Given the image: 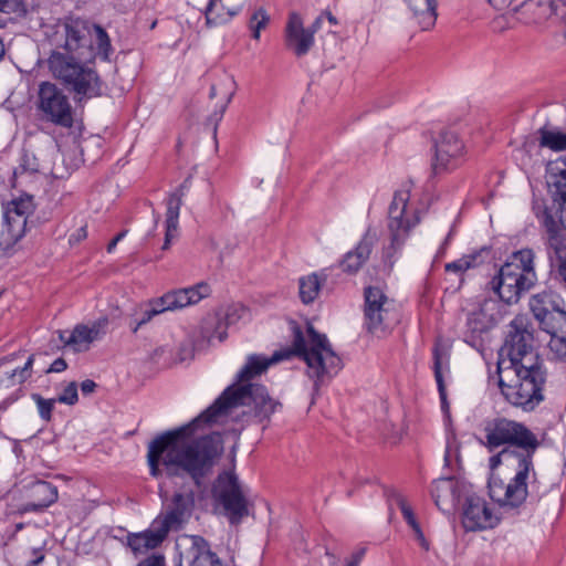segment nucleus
<instances>
[{"instance_id": "f3484780", "label": "nucleus", "mask_w": 566, "mask_h": 566, "mask_svg": "<svg viewBox=\"0 0 566 566\" xmlns=\"http://www.w3.org/2000/svg\"><path fill=\"white\" fill-rule=\"evenodd\" d=\"M249 316L247 306L240 303L227 305L224 308L219 310L214 314L208 315L201 325V333L208 342L217 338L223 342L228 334L227 328L237 324L241 319Z\"/></svg>"}, {"instance_id": "bf43d9fd", "label": "nucleus", "mask_w": 566, "mask_h": 566, "mask_svg": "<svg viewBox=\"0 0 566 566\" xmlns=\"http://www.w3.org/2000/svg\"><path fill=\"white\" fill-rule=\"evenodd\" d=\"M323 14H324V19H327V21L333 24V25H336L338 24V21L336 19L335 15H333V13L331 11H323Z\"/></svg>"}, {"instance_id": "72a5a7b5", "label": "nucleus", "mask_w": 566, "mask_h": 566, "mask_svg": "<svg viewBox=\"0 0 566 566\" xmlns=\"http://www.w3.org/2000/svg\"><path fill=\"white\" fill-rule=\"evenodd\" d=\"M566 178V154L558 156L547 164L548 189L555 187L560 189L562 181Z\"/></svg>"}, {"instance_id": "9b49d317", "label": "nucleus", "mask_w": 566, "mask_h": 566, "mask_svg": "<svg viewBox=\"0 0 566 566\" xmlns=\"http://www.w3.org/2000/svg\"><path fill=\"white\" fill-rule=\"evenodd\" d=\"M31 196L11 200L4 210V227L0 233V249L9 254L25 233L27 220L32 212Z\"/></svg>"}, {"instance_id": "5701e85b", "label": "nucleus", "mask_w": 566, "mask_h": 566, "mask_svg": "<svg viewBox=\"0 0 566 566\" xmlns=\"http://www.w3.org/2000/svg\"><path fill=\"white\" fill-rule=\"evenodd\" d=\"M210 293L207 283L200 282L193 286L167 292L159 298V305H163L165 312L180 310L186 306L197 304Z\"/></svg>"}, {"instance_id": "8fccbe9b", "label": "nucleus", "mask_w": 566, "mask_h": 566, "mask_svg": "<svg viewBox=\"0 0 566 566\" xmlns=\"http://www.w3.org/2000/svg\"><path fill=\"white\" fill-rule=\"evenodd\" d=\"M67 368V364L64 358H56L49 367L46 373H62Z\"/></svg>"}, {"instance_id": "7c9ffc66", "label": "nucleus", "mask_w": 566, "mask_h": 566, "mask_svg": "<svg viewBox=\"0 0 566 566\" xmlns=\"http://www.w3.org/2000/svg\"><path fill=\"white\" fill-rule=\"evenodd\" d=\"M465 327L464 342L475 346L480 342L481 335L489 328L482 310L471 312L468 315Z\"/></svg>"}, {"instance_id": "412c9836", "label": "nucleus", "mask_w": 566, "mask_h": 566, "mask_svg": "<svg viewBox=\"0 0 566 566\" xmlns=\"http://www.w3.org/2000/svg\"><path fill=\"white\" fill-rule=\"evenodd\" d=\"M108 325V318L102 317L95 321L91 326L78 324L66 336V332H60L59 336L61 342L66 346H71L75 352H83L90 348V345L99 339L105 334V328Z\"/></svg>"}, {"instance_id": "6e6d98bb", "label": "nucleus", "mask_w": 566, "mask_h": 566, "mask_svg": "<svg viewBox=\"0 0 566 566\" xmlns=\"http://www.w3.org/2000/svg\"><path fill=\"white\" fill-rule=\"evenodd\" d=\"M534 212H535V216L536 218L539 220V222L543 224V212H547L553 219V214L551 213V211L546 208V207H541L539 205H536L534 206Z\"/></svg>"}, {"instance_id": "2f4dec72", "label": "nucleus", "mask_w": 566, "mask_h": 566, "mask_svg": "<svg viewBox=\"0 0 566 566\" xmlns=\"http://www.w3.org/2000/svg\"><path fill=\"white\" fill-rule=\"evenodd\" d=\"M195 546L191 549L190 566H222L214 553L207 548V543L201 537H195Z\"/></svg>"}, {"instance_id": "e433bc0d", "label": "nucleus", "mask_w": 566, "mask_h": 566, "mask_svg": "<svg viewBox=\"0 0 566 566\" xmlns=\"http://www.w3.org/2000/svg\"><path fill=\"white\" fill-rule=\"evenodd\" d=\"M271 21V18L264 8L255 9L249 19V29L254 40H260V33Z\"/></svg>"}, {"instance_id": "6ab92c4d", "label": "nucleus", "mask_w": 566, "mask_h": 566, "mask_svg": "<svg viewBox=\"0 0 566 566\" xmlns=\"http://www.w3.org/2000/svg\"><path fill=\"white\" fill-rule=\"evenodd\" d=\"M434 149L432 171L434 175H440L451 171L460 165L464 145L455 133L443 132L436 142Z\"/></svg>"}, {"instance_id": "dca6fc26", "label": "nucleus", "mask_w": 566, "mask_h": 566, "mask_svg": "<svg viewBox=\"0 0 566 566\" xmlns=\"http://www.w3.org/2000/svg\"><path fill=\"white\" fill-rule=\"evenodd\" d=\"M195 507V493L176 492L164 502L161 513L155 518L156 525L168 534L170 531H180L188 523Z\"/></svg>"}, {"instance_id": "3c124183", "label": "nucleus", "mask_w": 566, "mask_h": 566, "mask_svg": "<svg viewBox=\"0 0 566 566\" xmlns=\"http://www.w3.org/2000/svg\"><path fill=\"white\" fill-rule=\"evenodd\" d=\"M324 21L323 12L313 21V23L306 29L311 32V34L315 38V33L321 29L322 23Z\"/></svg>"}, {"instance_id": "393cba45", "label": "nucleus", "mask_w": 566, "mask_h": 566, "mask_svg": "<svg viewBox=\"0 0 566 566\" xmlns=\"http://www.w3.org/2000/svg\"><path fill=\"white\" fill-rule=\"evenodd\" d=\"M30 501L25 504V510L30 512H42L56 502L57 488L50 482L38 480L30 486Z\"/></svg>"}, {"instance_id": "79ce46f5", "label": "nucleus", "mask_w": 566, "mask_h": 566, "mask_svg": "<svg viewBox=\"0 0 566 566\" xmlns=\"http://www.w3.org/2000/svg\"><path fill=\"white\" fill-rule=\"evenodd\" d=\"M57 402L73 406L78 400L77 385L75 381L70 382L63 390V394L56 398Z\"/></svg>"}, {"instance_id": "864d4df0", "label": "nucleus", "mask_w": 566, "mask_h": 566, "mask_svg": "<svg viewBox=\"0 0 566 566\" xmlns=\"http://www.w3.org/2000/svg\"><path fill=\"white\" fill-rule=\"evenodd\" d=\"M96 388V384L95 381L91 380V379H86L84 381H82L81 384V390L84 395H88V394H92Z\"/></svg>"}, {"instance_id": "20e7f679", "label": "nucleus", "mask_w": 566, "mask_h": 566, "mask_svg": "<svg viewBox=\"0 0 566 566\" xmlns=\"http://www.w3.org/2000/svg\"><path fill=\"white\" fill-rule=\"evenodd\" d=\"M293 340L291 348L280 349L271 357L250 355L245 365L237 374L233 384H252L255 377L261 376L266 369L276 363L289 360L294 356L302 358L307 365V375L314 379L315 389L318 385L335 376L343 367L342 359L333 350L325 334L318 333L313 325H307L310 345H307L304 333L297 323L291 324Z\"/></svg>"}, {"instance_id": "338daca9", "label": "nucleus", "mask_w": 566, "mask_h": 566, "mask_svg": "<svg viewBox=\"0 0 566 566\" xmlns=\"http://www.w3.org/2000/svg\"><path fill=\"white\" fill-rule=\"evenodd\" d=\"M235 14H238V10L235 11H229V19H231L232 17H234Z\"/></svg>"}, {"instance_id": "49530a36", "label": "nucleus", "mask_w": 566, "mask_h": 566, "mask_svg": "<svg viewBox=\"0 0 566 566\" xmlns=\"http://www.w3.org/2000/svg\"><path fill=\"white\" fill-rule=\"evenodd\" d=\"M137 566H165V557L163 555H151L139 562Z\"/></svg>"}, {"instance_id": "4c0bfd02", "label": "nucleus", "mask_w": 566, "mask_h": 566, "mask_svg": "<svg viewBox=\"0 0 566 566\" xmlns=\"http://www.w3.org/2000/svg\"><path fill=\"white\" fill-rule=\"evenodd\" d=\"M31 398L36 403L41 419L50 421L52 419V411L54 409L56 398L45 399L40 394H32Z\"/></svg>"}, {"instance_id": "f03ea898", "label": "nucleus", "mask_w": 566, "mask_h": 566, "mask_svg": "<svg viewBox=\"0 0 566 566\" xmlns=\"http://www.w3.org/2000/svg\"><path fill=\"white\" fill-rule=\"evenodd\" d=\"M51 42L54 50L48 66L53 77L80 98L101 96L103 83L86 63L94 60L96 51L108 60L112 45L106 31L86 19L67 17L56 24Z\"/></svg>"}, {"instance_id": "a878e982", "label": "nucleus", "mask_w": 566, "mask_h": 566, "mask_svg": "<svg viewBox=\"0 0 566 566\" xmlns=\"http://www.w3.org/2000/svg\"><path fill=\"white\" fill-rule=\"evenodd\" d=\"M335 272V268L331 266L321 271L319 274L312 273L303 276L298 281L300 297L304 304H311L318 296L321 286L327 282L329 276Z\"/></svg>"}, {"instance_id": "1a4fd4ad", "label": "nucleus", "mask_w": 566, "mask_h": 566, "mask_svg": "<svg viewBox=\"0 0 566 566\" xmlns=\"http://www.w3.org/2000/svg\"><path fill=\"white\" fill-rule=\"evenodd\" d=\"M212 495L222 505L230 524L238 525L250 514V503L234 473H220L213 484Z\"/></svg>"}, {"instance_id": "f257e3e1", "label": "nucleus", "mask_w": 566, "mask_h": 566, "mask_svg": "<svg viewBox=\"0 0 566 566\" xmlns=\"http://www.w3.org/2000/svg\"><path fill=\"white\" fill-rule=\"evenodd\" d=\"M247 406L249 415L258 422H269L271 416L282 407L272 398L268 389L260 384L228 386L222 394L195 418L188 426L164 432L148 444L147 463L154 478L163 474L160 465L168 476L188 475L199 488L222 453L219 436L208 434L188 441L192 428L200 423L212 424L229 416L235 408Z\"/></svg>"}, {"instance_id": "4be33fe9", "label": "nucleus", "mask_w": 566, "mask_h": 566, "mask_svg": "<svg viewBox=\"0 0 566 566\" xmlns=\"http://www.w3.org/2000/svg\"><path fill=\"white\" fill-rule=\"evenodd\" d=\"M377 241V233L368 228L357 243L355 249L348 251L338 263V268L348 275H354L363 268L369 259L374 244ZM335 270L337 266H334Z\"/></svg>"}, {"instance_id": "9d476101", "label": "nucleus", "mask_w": 566, "mask_h": 566, "mask_svg": "<svg viewBox=\"0 0 566 566\" xmlns=\"http://www.w3.org/2000/svg\"><path fill=\"white\" fill-rule=\"evenodd\" d=\"M38 109L46 122L64 128L73 126V108L69 97L54 83L42 82L40 84Z\"/></svg>"}, {"instance_id": "58836bf2", "label": "nucleus", "mask_w": 566, "mask_h": 566, "mask_svg": "<svg viewBox=\"0 0 566 566\" xmlns=\"http://www.w3.org/2000/svg\"><path fill=\"white\" fill-rule=\"evenodd\" d=\"M548 346L555 360L566 363V333L551 337Z\"/></svg>"}, {"instance_id": "c756f323", "label": "nucleus", "mask_w": 566, "mask_h": 566, "mask_svg": "<svg viewBox=\"0 0 566 566\" xmlns=\"http://www.w3.org/2000/svg\"><path fill=\"white\" fill-rule=\"evenodd\" d=\"M433 356V373L438 386L440 398L444 401V380L443 371L449 373L450 369V355L446 348L436 344L432 349Z\"/></svg>"}, {"instance_id": "423d86ee", "label": "nucleus", "mask_w": 566, "mask_h": 566, "mask_svg": "<svg viewBox=\"0 0 566 566\" xmlns=\"http://www.w3.org/2000/svg\"><path fill=\"white\" fill-rule=\"evenodd\" d=\"M534 258L533 250L522 249L512 253L507 261L500 266L497 273L488 284L500 301L507 305L516 304L522 295L535 285L537 276Z\"/></svg>"}, {"instance_id": "b1692460", "label": "nucleus", "mask_w": 566, "mask_h": 566, "mask_svg": "<svg viewBox=\"0 0 566 566\" xmlns=\"http://www.w3.org/2000/svg\"><path fill=\"white\" fill-rule=\"evenodd\" d=\"M167 535L160 525H156L154 520L148 530L139 533H129L126 537V545L135 555L145 554L149 549L160 546Z\"/></svg>"}, {"instance_id": "e2e57ef3", "label": "nucleus", "mask_w": 566, "mask_h": 566, "mask_svg": "<svg viewBox=\"0 0 566 566\" xmlns=\"http://www.w3.org/2000/svg\"><path fill=\"white\" fill-rule=\"evenodd\" d=\"M4 53H6L4 44H3L2 39L0 38V59L3 57Z\"/></svg>"}, {"instance_id": "0eeeda50", "label": "nucleus", "mask_w": 566, "mask_h": 566, "mask_svg": "<svg viewBox=\"0 0 566 566\" xmlns=\"http://www.w3.org/2000/svg\"><path fill=\"white\" fill-rule=\"evenodd\" d=\"M500 357L506 361L505 367L544 363L536 352L534 329L526 316L517 315L507 325Z\"/></svg>"}, {"instance_id": "39448f33", "label": "nucleus", "mask_w": 566, "mask_h": 566, "mask_svg": "<svg viewBox=\"0 0 566 566\" xmlns=\"http://www.w3.org/2000/svg\"><path fill=\"white\" fill-rule=\"evenodd\" d=\"M506 361H497V385L505 400L524 411H533L545 399L544 386L547 370L544 363L505 367Z\"/></svg>"}, {"instance_id": "2eb2a0df", "label": "nucleus", "mask_w": 566, "mask_h": 566, "mask_svg": "<svg viewBox=\"0 0 566 566\" xmlns=\"http://www.w3.org/2000/svg\"><path fill=\"white\" fill-rule=\"evenodd\" d=\"M530 308L539 327L551 337L566 334V312L555 304L552 294L543 292L533 295Z\"/></svg>"}, {"instance_id": "6e6552de", "label": "nucleus", "mask_w": 566, "mask_h": 566, "mask_svg": "<svg viewBox=\"0 0 566 566\" xmlns=\"http://www.w3.org/2000/svg\"><path fill=\"white\" fill-rule=\"evenodd\" d=\"M395 303L378 286L364 290V327L370 334L381 336L399 323Z\"/></svg>"}, {"instance_id": "69168bd1", "label": "nucleus", "mask_w": 566, "mask_h": 566, "mask_svg": "<svg viewBox=\"0 0 566 566\" xmlns=\"http://www.w3.org/2000/svg\"><path fill=\"white\" fill-rule=\"evenodd\" d=\"M216 87L214 86H211L210 88V97L213 98L216 96Z\"/></svg>"}, {"instance_id": "c03bdc74", "label": "nucleus", "mask_w": 566, "mask_h": 566, "mask_svg": "<svg viewBox=\"0 0 566 566\" xmlns=\"http://www.w3.org/2000/svg\"><path fill=\"white\" fill-rule=\"evenodd\" d=\"M39 171V164L36 163V159L34 157H29L28 155H24L19 168L15 170V175L19 172H36Z\"/></svg>"}, {"instance_id": "a18cd8bd", "label": "nucleus", "mask_w": 566, "mask_h": 566, "mask_svg": "<svg viewBox=\"0 0 566 566\" xmlns=\"http://www.w3.org/2000/svg\"><path fill=\"white\" fill-rule=\"evenodd\" d=\"M411 528L412 531L415 532V535L417 537V539L419 541L420 545L424 548V549H428L429 548V543L427 542L424 535H423V532L419 525V523L417 522L416 518H413L411 522H408L407 523Z\"/></svg>"}, {"instance_id": "a19ab883", "label": "nucleus", "mask_w": 566, "mask_h": 566, "mask_svg": "<svg viewBox=\"0 0 566 566\" xmlns=\"http://www.w3.org/2000/svg\"><path fill=\"white\" fill-rule=\"evenodd\" d=\"M517 452L513 451V449H503L499 453L492 455L489 459V467L491 470H495L497 467H500L503 462V460H515L517 462Z\"/></svg>"}, {"instance_id": "052dcab7", "label": "nucleus", "mask_w": 566, "mask_h": 566, "mask_svg": "<svg viewBox=\"0 0 566 566\" xmlns=\"http://www.w3.org/2000/svg\"><path fill=\"white\" fill-rule=\"evenodd\" d=\"M86 237V229L83 227L77 231L76 241Z\"/></svg>"}, {"instance_id": "37998d69", "label": "nucleus", "mask_w": 566, "mask_h": 566, "mask_svg": "<svg viewBox=\"0 0 566 566\" xmlns=\"http://www.w3.org/2000/svg\"><path fill=\"white\" fill-rule=\"evenodd\" d=\"M391 500L400 509L401 514L407 523L416 518L411 506L408 504V502L401 494L394 492L391 495Z\"/></svg>"}, {"instance_id": "aec40b11", "label": "nucleus", "mask_w": 566, "mask_h": 566, "mask_svg": "<svg viewBox=\"0 0 566 566\" xmlns=\"http://www.w3.org/2000/svg\"><path fill=\"white\" fill-rule=\"evenodd\" d=\"M283 43L286 51L296 57L305 56L314 46L315 38L305 28L303 17L292 11L283 30Z\"/></svg>"}, {"instance_id": "c85d7f7f", "label": "nucleus", "mask_w": 566, "mask_h": 566, "mask_svg": "<svg viewBox=\"0 0 566 566\" xmlns=\"http://www.w3.org/2000/svg\"><path fill=\"white\" fill-rule=\"evenodd\" d=\"M490 254V248L483 247L480 250L462 255L460 259L447 263L446 272H453L462 275L467 270L476 268L485 262Z\"/></svg>"}, {"instance_id": "c9c22d12", "label": "nucleus", "mask_w": 566, "mask_h": 566, "mask_svg": "<svg viewBox=\"0 0 566 566\" xmlns=\"http://www.w3.org/2000/svg\"><path fill=\"white\" fill-rule=\"evenodd\" d=\"M539 133V145L547 147L555 151L566 150V134L560 132H552L545 128H541Z\"/></svg>"}, {"instance_id": "4d7b16f0", "label": "nucleus", "mask_w": 566, "mask_h": 566, "mask_svg": "<svg viewBox=\"0 0 566 566\" xmlns=\"http://www.w3.org/2000/svg\"><path fill=\"white\" fill-rule=\"evenodd\" d=\"M190 178L185 179V181L172 192L180 193V199L185 196L186 190L189 188Z\"/></svg>"}, {"instance_id": "09e8293b", "label": "nucleus", "mask_w": 566, "mask_h": 566, "mask_svg": "<svg viewBox=\"0 0 566 566\" xmlns=\"http://www.w3.org/2000/svg\"><path fill=\"white\" fill-rule=\"evenodd\" d=\"M507 28V19L504 15H499L492 20V29L494 32H503Z\"/></svg>"}, {"instance_id": "680f3d73", "label": "nucleus", "mask_w": 566, "mask_h": 566, "mask_svg": "<svg viewBox=\"0 0 566 566\" xmlns=\"http://www.w3.org/2000/svg\"><path fill=\"white\" fill-rule=\"evenodd\" d=\"M8 6V0H0V12H4Z\"/></svg>"}, {"instance_id": "bb28decb", "label": "nucleus", "mask_w": 566, "mask_h": 566, "mask_svg": "<svg viewBox=\"0 0 566 566\" xmlns=\"http://www.w3.org/2000/svg\"><path fill=\"white\" fill-rule=\"evenodd\" d=\"M417 20L421 30L434 27L437 21V0H403Z\"/></svg>"}, {"instance_id": "4468645a", "label": "nucleus", "mask_w": 566, "mask_h": 566, "mask_svg": "<svg viewBox=\"0 0 566 566\" xmlns=\"http://www.w3.org/2000/svg\"><path fill=\"white\" fill-rule=\"evenodd\" d=\"M500 517L492 506L472 488L462 502L461 523L467 532H478L495 527Z\"/></svg>"}, {"instance_id": "ddd939ff", "label": "nucleus", "mask_w": 566, "mask_h": 566, "mask_svg": "<svg viewBox=\"0 0 566 566\" xmlns=\"http://www.w3.org/2000/svg\"><path fill=\"white\" fill-rule=\"evenodd\" d=\"M409 190H397L388 208L387 229L389 234L408 239L411 230L420 222L419 210L409 206Z\"/></svg>"}, {"instance_id": "774afa93", "label": "nucleus", "mask_w": 566, "mask_h": 566, "mask_svg": "<svg viewBox=\"0 0 566 566\" xmlns=\"http://www.w3.org/2000/svg\"><path fill=\"white\" fill-rule=\"evenodd\" d=\"M346 566H359L356 562L349 560Z\"/></svg>"}, {"instance_id": "f704fd0d", "label": "nucleus", "mask_w": 566, "mask_h": 566, "mask_svg": "<svg viewBox=\"0 0 566 566\" xmlns=\"http://www.w3.org/2000/svg\"><path fill=\"white\" fill-rule=\"evenodd\" d=\"M406 240L407 239L403 238H397V241H395V235L389 234V244L385 245L381 251V261L388 271L394 268V264L398 260Z\"/></svg>"}, {"instance_id": "ea45409f", "label": "nucleus", "mask_w": 566, "mask_h": 566, "mask_svg": "<svg viewBox=\"0 0 566 566\" xmlns=\"http://www.w3.org/2000/svg\"><path fill=\"white\" fill-rule=\"evenodd\" d=\"M164 312L165 310L163 305H159V298L150 301L148 304V308L143 312L142 317L137 322L136 326L133 328V332L136 333L139 327L147 324L153 319V317Z\"/></svg>"}, {"instance_id": "0e129e2a", "label": "nucleus", "mask_w": 566, "mask_h": 566, "mask_svg": "<svg viewBox=\"0 0 566 566\" xmlns=\"http://www.w3.org/2000/svg\"><path fill=\"white\" fill-rule=\"evenodd\" d=\"M441 400V407L442 409H448V401H447V391L444 390V401L440 398Z\"/></svg>"}, {"instance_id": "5fc2aeb1", "label": "nucleus", "mask_w": 566, "mask_h": 566, "mask_svg": "<svg viewBox=\"0 0 566 566\" xmlns=\"http://www.w3.org/2000/svg\"><path fill=\"white\" fill-rule=\"evenodd\" d=\"M566 186V181H565ZM552 199H565L566 198V187L563 189H557L555 187L548 189Z\"/></svg>"}, {"instance_id": "cd10ccee", "label": "nucleus", "mask_w": 566, "mask_h": 566, "mask_svg": "<svg viewBox=\"0 0 566 566\" xmlns=\"http://www.w3.org/2000/svg\"><path fill=\"white\" fill-rule=\"evenodd\" d=\"M166 205V233L163 250L169 249L170 242L176 237L177 233L179 212L182 205L180 193H170Z\"/></svg>"}, {"instance_id": "473e14b6", "label": "nucleus", "mask_w": 566, "mask_h": 566, "mask_svg": "<svg viewBox=\"0 0 566 566\" xmlns=\"http://www.w3.org/2000/svg\"><path fill=\"white\" fill-rule=\"evenodd\" d=\"M34 363V355L29 356L24 366L18 367L10 373H7L1 379L0 385L4 388H11L17 385H22L32 375V367Z\"/></svg>"}, {"instance_id": "603ef678", "label": "nucleus", "mask_w": 566, "mask_h": 566, "mask_svg": "<svg viewBox=\"0 0 566 566\" xmlns=\"http://www.w3.org/2000/svg\"><path fill=\"white\" fill-rule=\"evenodd\" d=\"M127 234V230L120 231L108 244H107V252L112 253L114 249L116 248L117 243L122 241L125 235Z\"/></svg>"}, {"instance_id": "de8ad7c7", "label": "nucleus", "mask_w": 566, "mask_h": 566, "mask_svg": "<svg viewBox=\"0 0 566 566\" xmlns=\"http://www.w3.org/2000/svg\"><path fill=\"white\" fill-rule=\"evenodd\" d=\"M554 202L558 203V220L560 226L566 230V198L565 199H553Z\"/></svg>"}, {"instance_id": "a211bd4d", "label": "nucleus", "mask_w": 566, "mask_h": 566, "mask_svg": "<svg viewBox=\"0 0 566 566\" xmlns=\"http://www.w3.org/2000/svg\"><path fill=\"white\" fill-rule=\"evenodd\" d=\"M471 488V484L455 476L440 478L432 482L430 494L440 511L451 513L464 501Z\"/></svg>"}, {"instance_id": "f8f14e48", "label": "nucleus", "mask_w": 566, "mask_h": 566, "mask_svg": "<svg viewBox=\"0 0 566 566\" xmlns=\"http://www.w3.org/2000/svg\"><path fill=\"white\" fill-rule=\"evenodd\" d=\"M546 231L545 247L553 279L566 291V234L546 211L543 212Z\"/></svg>"}, {"instance_id": "13d9d810", "label": "nucleus", "mask_w": 566, "mask_h": 566, "mask_svg": "<svg viewBox=\"0 0 566 566\" xmlns=\"http://www.w3.org/2000/svg\"><path fill=\"white\" fill-rule=\"evenodd\" d=\"M365 555V548H359L358 551H356L353 555H352V558L350 560L352 562H356L357 564H359L363 559Z\"/></svg>"}, {"instance_id": "7ed1b4c3", "label": "nucleus", "mask_w": 566, "mask_h": 566, "mask_svg": "<svg viewBox=\"0 0 566 566\" xmlns=\"http://www.w3.org/2000/svg\"><path fill=\"white\" fill-rule=\"evenodd\" d=\"M483 431L484 446L489 451L504 447L518 453L515 475L507 484L501 480L489 482V493L493 501L501 506L518 507L530 494V479L536 478L533 458L541 442L524 423L503 417L486 421Z\"/></svg>"}]
</instances>
